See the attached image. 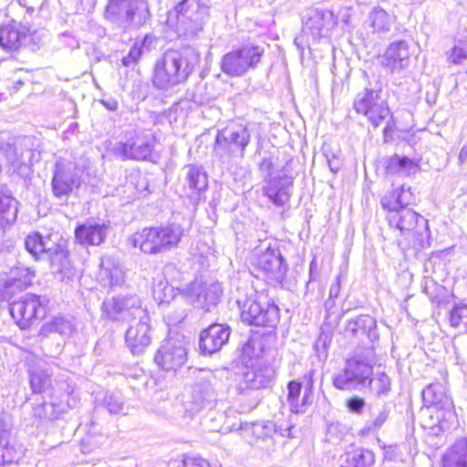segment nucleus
I'll return each mask as SVG.
<instances>
[{
  "label": "nucleus",
  "instance_id": "obj_55",
  "mask_svg": "<svg viewBox=\"0 0 467 467\" xmlns=\"http://www.w3.org/2000/svg\"><path fill=\"white\" fill-rule=\"evenodd\" d=\"M358 467H371L375 461L372 451L357 448Z\"/></svg>",
  "mask_w": 467,
  "mask_h": 467
},
{
  "label": "nucleus",
  "instance_id": "obj_5",
  "mask_svg": "<svg viewBox=\"0 0 467 467\" xmlns=\"http://www.w3.org/2000/svg\"><path fill=\"white\" fill-rule=\"evenodd\" d=\"M374 363L370 350L355 354L346 361L344 368L334 376V387L348 391L363 389L373 375Z\"/></svg>",
  "mask_w": 467,
  "mask_h": 467
},
{
  "label": "nucleus",
  "instance_id": "obj_9",
  "mask_svg": "<svg viewBox=\"0 0 467 467\" xmlns=\"http://www.w3.org/2000/svg\"><path fill=\"white\" fill-rule=\"evenodd\" d=\"M264 52L262 47L254 45H245L233 50L222 57V71L231 77H241L257 66Z\"/></svg>",
  "mask_w": 467,
  "mask_h": 467
},
{
  "label": "nucleus",
  "instance_id": "obj_56",
  "mask_svg": "<svg viewBox=\"0 0 467 467\" xmlns=\"http://www.w3.org/2000/svg\"><path fill=\"white\" fill-rule=\"evenodd\" d=\"M348 410L356 414H361L365 409L366 401L363 398L353 396L346 401Z\"/></svg>",
  "mask_w": 467,
  "mask_h": 467
},
{
  "label": "nucleus",
  "instance_id": "obj_28",
  "mask_svg": "<svg viewBox=\"0 0 467 467\" xmlns=\"http://www.w3.org/2000/svg\"><path fill=\"white\" fill-rule=\"evenodd\" d=\"M108 234V226L104 223H86L75 229V238L82 245H99Z\"/></svg>",
  "mask_w": 467,
  "mask_h": 467
},
{
  "label": "nucleus",
  "instance_id": "obj_25",
  "mask_svg": "<svg viewBox=\"0 0 467 467\" xmlns=\"http://www.w3.org/2000/svg\"><path fill=\"white\" fill-rule=\"evenodd\" d=\"M184 172V191L185 193L194 202H200L202 192L208 186L207 174L202 166L186 165L183 168Z\"/></svg>",
  "mask_w": 467,
  "mask_h": 467
},
{
  "label": "nucleus",
  "instance_id": "obj_53",
  "mask_svg": "<svg viewBox=\"0 0 467 467\" xmlns=\"http://www.w3.org/2000/svg\"><path fill=\"white\" fill-rule=\"evenodd\" d=\"M339 467H358L357 448L350 446L338 459Z\"/></svg>",
  "mask_w": 467,
  "mask_h": 467
},
{
  "label": "nucleus",
  "instance_id": "obj_36",
  "mask_svg": "<svg viewBox=\"0 0 467 467\" xmlns=\"http://www.w3.org/2000/svg\"><path fill=\"white\" fill-rule=\"evenodd\" d=\"M422 400L427 409L445 407L447 401L453 403L451 397L446 394L445 387L441 383H431L423 389Z\"/></svg>",
  "mask_w": 467,
  "mask_h": 467
},
{
  "label": "nucleus",
  "instance_id": "obj_29",
  "mask_svg": "<svg viewBox=\"0 0 467 467\" xmlns=\"http://www.w3.org/2000/svg\"><path fill=\"white\" fill-rule=\"evenodd\" d=\"M19 271V277L14 275L6 279L0 278V302L10 300L16 291H22L31 285L34 275L27 268Z\"/></svg>",
  "mask_w": 467,
  "mask_h": 467
},
{
  "label": "nucleus",
  "instance_id": "obj_39",
  "mask_svg": "<svg viewBox=\"0 0 467 467\" xmlns=\"http://www.w3.org/2000/svg\"><path fill=\"white\" fill-rule=\"evenodd\" d=\"M442 467H467V440L457 441L444 454Z\"/></svg>",
  "mask_w": 467,
  "mask_h": 467
},
{
  "label": "nucleus",
  "instance_id": "obj_1",
  "mask_svg": "<svg viewBox=\"0 0 467 467\" xmlns=\"http://www.w3.org/2000/svg\"><path fill=\"white\" fill-rule=\"evenodd\" d=\"M200 62V53L192 47L168 49L154 66L152 82L158 89L168 90L184 83Z\"/></svg>",
  "mask_w": 467,
  "mask_h": 467
},
{
  "label": "nucleus",
  "instance_id": "obj_48",
  "mask_svg": "<svg viewBox=\"0 0 467 467\" xmlns=\"http://www.w3.org/2000/svg\"><path fill=\"white\" fill-rule=\"evenodd\" d=\"M106 439V435L99 431L94 422H92L91 429L81 441V450L83 452L88 453L100 447L105 442Z\"/></svg>",
  "mask_w": 467,
  "mask_h": 467
},
{
  "label": "nucleus",
  "instance_id": "obj_33",
  "mask_svg": "<svg viewBox=\"0 0 467 467\" xmlns=\"http://www.w3.org/2000/svg\"><path fill=\"white\" fill-rule=\"evenodd\" d=\"M345 330L354 337L367 335L371 342L379 337L377 322L369 315H360L356 318L348 320Z\"/></svg>",
  "mask_w": 467,
  "mask_h": 467
},
{
  "label": "nucleus",
  "instance_id": "obj_49",
  "mask_svg": "<svg viewBox=\"0 0 467 467\" xmlns=\"http://www.w3.org/2000/svg\"><path fill=\"white\" fill-rule=\"evenodd\" d=\"M100 266L105 275L110 279L111 285H117L123 282V273L121 269L115 265L114 260L109 256H103L100 261Z\"/></svg>",
  "mask_w": 467,
  "mask_h": 467
},
{
  "label": "nucleus",
  "instance_id": "obj_57",
  "mask_svg": "<svg viewBox=\"0 0 467 467\" xmlns=\"http://www.w3.org/2000/svg\"><path fill=\"white\" fill-rule=\"evenodd\" d=\"M346 435H348L347 428L339 423H333L327 429L328 440H333L335 437V441H342Z\"/></svg>",
  "mask_w": 467,
  "mask_h": 467
},
{
  "label": "nucleus",
  "instance_id": "obj_6",
  "mask_svg": "<svg viewBox=\"0 0 467 467\" xmlns=\"http://www.w3.org/2000/svg\"><path fill=\"white\" fill-rule=\"evenodd\" d=\"M241 319L256 327H275L280 318L278 306L263 295H253L244 300L238 299Z\"/></svg>",
  "mask_w": 467,
  "mask_h": 467
},
{
  "label": "nucleus",
  "instance_id": "obj_22",
  "mask_svg": "<svg viewBox=\"0 0 467 467\" xmlns=\"http://www.w3.org/2000/svg\"><path fill=\"white\" fill-rule=\"evenodd\" d=\"M427 412L429 413V420L426 425L435 435H438L440 431L445 432L455 430L459 426L453 403L447 401L445 407L427 409Z\"/></svg>",
  "mask_w": 467,
  "mask_h": 467
},
{
  "label": "nucleus",
  "instance_id": "obj_41",
  "mask_svg": "<svg viewBox=\"0 0 467 467\" xmlns=\"http://www.w3.org/2000/svg\"><path fill=\"white\" fill-rule=\"evenodd\" d=\"M418 170V164L413 160L400 155H393L387 161L386 171L388 174L410 175Z\"/></svg>",
  "mask_w": 467,
  "mask_h": 467
},
{
  "label": "nucleus",
  "instance_id": "obj_38",
  "mask_svg": "<svg viewBox=\"0 0 467 467\" xmlns=\"http://www.w3.org/2000/svg\"><path fill=\"white\" fill-rule=\"evenodd\" d=\"M152 295L159 305L168 304L171 300H174L175 303L185 300V295L175 297L174 288L169 285L162 275H159L153 279Z\"/></svg>",
  "mask_w": 467,
  "mask_h": 467
},
{
  "label": "nucleus",
  "instance_id": "obj_52",
  "mask_svg": "<svg viewBox=\"0 0 467 467\" xmlns=\"http://www.w3.org/2000/svg\"><path fill=\"white\" fill-rule=\"evenodd\" d=\"M368 410L371 419L367 421L364 430L367 431H374L381 428V426L387 420L389 413L386 410H381L379 411L377 416H374L371 406L368 408Z\"/></svg>",
  "mask_w": 467,
  "mask_h": 467
},
{
  "label": "nucleus",
  "instance_id": "obj_20",
  "mask_svg": "<svg viewBox=\"0 0 467 467\" xmlns=\"http://www.w3.org/2000/svg\"><path fill=\"white\" fill-rule=\"evenodd\" d=\"M187 360L185 348L173 339L165 341L154 357L155 363L166 371H175Z\"/></svg>",
  "mask_w": 467,
  "mask_h": 467
},
{
  "label": "nucleus",
  "instance_id": "obj_12",
  "mask_svg": "<svg viewBox=\"0 0 467 467\" xmlns=\"http://www.w3.org/2000/svg\"><path fill=\"white\" fill-rule=\"evenodd\" d=\"M354 109L358 113L366 116L375 128L389 115V109L380 97V91L374 89L365 88L358 93L354 100Z\"/></svg>",
  "mask_w": 467,
  "mask_h": 467
},
{
  "label": "nucleus",
  "instance_id": "obj_2",
  "mask_svg": "<svg viewBox=\"0 0 467 467\" xmlns=\"http://www.w3.org/2000/svg\"><path fill=\"white\" fill-rule=\"evenodd\" d=\"M167 20L174 24L179 36L194 39L210 18L211 0H170Z\"/></svg>",
  "mask_w": 467,
  "mask_h": 467
},
{
  "label": "nucleus",
  "instance_id": "obj_42",
  "mask_svg": "<svg viewBox=\"0 0 467 467\" xmlns=\"http://www.w3.org/2000/svg\"><path fill=\"white\" fill-rule=\"evenodd\" d=\"M155 41V37L150 35H146L143 39L136 41L132 47L130 49L128 55L124 56L121 63L124 67H134L139 62L140 58L144 53L150 50V46Z\"/></svg>",
  "mask_w": 467,
  "mask_h": 467
},
{
  "label": "nucleus",
  "instance_id": "obj_23",
  "mask_svg": "<svg viewBox=\"0 0 467 467\" xmlns=\"http://www.w3.org/2000/svg\"><path fill=\"white\" fill-rule=\"evenodd\" d=\"M231 327L228 325L214 323L200 334V349L208 355L219 350L228 342Z\"/></svg>",
  "mask_w": 467,
  "mask_h": 467
},
{
  "label": "nucleus",
  "instance_id": "obj_16",
  "mask_svg": "<svg viewBox=\"0 0 467 467\" xmlns=\"http://www.w3.org/2000/svg\"><path fill=\"white\" fill-rule=\"evenodd\" d=\"M223 295L222 285L218 282L211 284L192 283L189 286L185 300L205 311H210L212 306H215Z\"/></svg>",
  "mask_w": 467,
  "mask_h": 467
},
{
  "label": "nucleus",
  "instance_id": "obj_11",
  "mask_svg": "<svg viewBox=\"0 0 467 467\" xmlns=\"http://www.w3.org/2000/svg\"><path fill=\"white\" fill-rule=\"evenodd\" d=\"M49 298L46 296L26 294L9 306V311L16 323L23 329L28 327L34 319L43 318Z\"/></svg>",
  "mask_w": 467,
  "mask_h": 467
},
{
  "label": "nucleus",
  "instance_id": "obj_60",
  "mask_svg": "<svg viewBox=\"0 0 467 467\" xmlns=\"http://www.w3.org/2000/svg\"><path fill=\"white\" fill-rule=\"evenodd\" d=\"M61 42L69 48H76L78 47V40L69 33H63L60 36Z\"/></svg>",
  "mask_w": 467,
  "mask_h": 467
},
{
  "label": "nucleus",
  "instance_id": "obj_34",
  "mask_svg": "<svg viewBox=\"0 0 467 467\" xmlns=\"http://www.w3.org/2000/svg\"><path fill=\"white\" fill-rule=\"evenodd\" d=\"M412 199L410 189L401 186L384 194L381 197L380 204L387 211V213H391L401 210L403 207H408L412 202Z\"/></svg>",
  "mask_w": 467,
  "mask_h": 467
},
{
  "label": "nucleus",
  "instance_id": "obj_14",
  "mask_svg": "<svg viewBox=\"0 0 467 467\" xmlns=\"http://www.w3.org/2000/svg\"><path fill=\"white\" fill-rule=\"evenodd\" d=\"M78 186V178L72 164L63 160L57 161L51 181L53 196L61 202H66L74 188Z\"/></svg>",
  "mask_w": 467,
  "mask_h": 467
},
{
  "label": "nucleus",
  "instance_id": "obj_10",
  "mask_svg": "<svg viewBox=\"0 0 467 467\" xmlns=\"http://www.w3.org/2000/svg\"><path fill=\"white\" fill-rule=\"evenodd\" d=\"M251 140L248 126H237L218 131L213 150L221 158L244 156L245 149Z\"/></svg>",
  "mask_w": 467,
  "mask_h": 467
},
{
  "label": "nucleus",
  "instance_id": "obj_35",
  "mask_svg": "<svg viewBox=\"0 0 467 467\" xmlns=\"http://www.w3.org/2000/svg\"><path fill=\"white\" fill-rule=\"evenodd\" d=\"M275 376L274 367L260 365L244 374V381L250 389H263L270 386Z\"/></svg>",
  "mask_w": 467,
  "mask_h": 467
},
{
  "label": "nucleus",
  "instance_id": "obj_19",
  "mask_svg": "<svg viewBox=\"0 0 467 467\" xmlns=\"http://www.w3.org/2000/svg\"><path fill=\"white\" fill-rule=\"evenodd\" d=\"M336 24L331 11L311 9L307 11L303 20V33L313 40L327 36L328 31Z\"/></svg>",
  "mask_w": 467,
  "mask_h": 467
},
{
  "label": "nucleus",
  "instance_id": "obj_37",
  "mask_svg": "<svg viewBox=\"0 0 467 467\" xmlns=\"http://www.w3.org/2000/svg\"><path fill=\"white\" fill-rule=\"evenodd\" d=\"M67 397V393H63L57 401L52 400L40 404L34 409L35 415L50 420L57 419L69 407Z\"/></svg>",
  "mask_w": 467,
  "mask_h": 467
},
{
  "label": "nucleus",
  "instance_id": "obj_17",
  "mask_svg": "<svg viewBox=\"0 0 467 467\" xmlns=\"http://www.w3.org/2000/svg\"><path fill=\"white\" fill-rule=\"evenodd\" d=\"M254 267L269 281L278 283L283 281L287 270L280 251L273 248L266 249L256 257Z\"/></svg>",
  "mask_w": 467,
  "mask_h": 467
},
{
  "label": "nucleus",
  "instance_id": "obj_26",
  "mask_svg": "<svg viewBox=\"0 0 467 467\" xmlns=\"http://www.w3.org/2000/svg\"><path fill=\"white\" fill-rule=\"evenodd\" d=\"M292 178L286 174L277 175L273 178H269L263 190L265 194L271 200L275 205H285L290 198V187L292 186Z\"/></svg>",
  "mask_w": 467,
  "mask_h": 467
},
{
  "label": "nucleus",
  "instance_id": "obj_7",
  "mask_svg": "<svg viewBox=\"0 0 467 467\" xmlns=\"http://www.w3.org/2000/svg\"><path fill=\"white\" fill-rule=\"evenodd\" d=\"M196 381L192 386L190 408L192 413H198L202 410L212 409L217 400L218 391L223 387L221 379L210 370L200 369L197 371Z\"/></svg>",
  "mask_w": 467,
  "mask_h": 467
},
{
  "label": "nucleus",
  "instance_id": "obj_64",
  "mask_svg": "<svg viewBox=\"0 0 467 467\" xmlns=\"http://www.w3.org/2000/svg\"><path fill=\"white\" fill-rule=\"evenodd\" d=\"M187 316V310L185 308L180 309L173 317H170L171 322L177 324L182 322Z\"/></svg>",
  "mask_w": 467,
  "mask_h": 467
},
{
  "label": "nucleus",
  "instance_id": "obj_54",
  "mask_svg": "<svg viewBox=\"0 0 467 467\" xmlns=\"http://www.w3.org/2000/svg\"><path fill=\"white\" fill-rule=\"evenodd\" d=\"M465 317H467L466 305H456L450 312V323L454 327H457Z\"/></svg>",
  "mask_w": 467,
  "mask_h": 467
},
{
  "label": "nucleus",
  "instance_id": "obj_40",
  "mask_svg": "<svg viewBox=\"0 0 467 467\" xmlns=\"http://www.w3.org/2000/svg\"><path fill=\"white\" fill-rule=\"evenodd\" d=\"M52 242L50 236L43 237L39 233H33L25 239V246L36 260H44Z\"/></svg>",
  "mask_w": 467,
  "mask_h": 467
},
{
  "label": "nucleus",
  "instance_id": "obj_44",
  "mask_svg": "<svg viewBox=\"0 0 467 467\" xmlns=\"http://www.w3.org/2000/svg\"><path fill=\"white\" fill-rule=\"evenodd\" d=\"M17 216V202L10 195L0 192V227L16 222Z\"/></svg>",
  "mask_w": 467,
  "mask_h": 467
},
{
  "label": "nucleus",
  "instance_id": "obj_58",
  "mask_svg": "<svg viewBox=\"0 0 467 467\" xmlns=\"http://www.w3.org/2000/svg\"><path fill=\"white\" fill-rule=\"evenodd\" d=\"M464 59H467V43L454 47L450 55V60L454 64H460Z\"/></svg>",
  "mask_w": 467,
  "mask_h": 467
},
{
  "label": "nucleus",
  "instance_id": "obj_21",
  "mask_svg": "<svg viewBox=\"0 0 467 467\" xmlns=\"http://www.w3.org/2000/svg\"><path fill=\"white\" fill-rule=\"evenodd\" d=\"M410 64V45L405 40L390 43L380 57V65L390 73L400 72Z\"/></svg>",
  "mask_w": 467,
  "mask_h": 467
},
{
  "label": "nucleus",
  "instance_id": "obj_31",
  "mask_svg": "<svg viewBox=\"0 0 467 467\" xmlns=\"http://www.w3.org/2000/svg\"><path fill=\"white\" fill-rule=\"evenodd\" d=\"M314 370L304 375V380L306 382V389L302 399H300V393L302 389V383L297 380H292L287 385L288 394L287 400L292 407V411L299 412L300 409L306 404L308 393L312 392L314 384L313 377Z\"/></svg>",
  "mask_w": 467,
  "mask_h": 467
},
{
  "label": "nucleus",
  "instance_id": "obj_18",
  "mask_svg": "<svg viewBox=\"0 0 467 467\" xmlns=\"http://www.w3.org/2000/svg\"><path fill=\"white\" fill-rule=\"evenodd\" d=\"M139 322L130 326L125 334V343L127 348L133 355H141L151 342V329L149 324L150 317L144 313V316L138 317Z\"/></svg>",
  "mask_w": 467,
  "mask_h": 467
},
{
  "label": "nucleus",
  "instance_id": "obj_50",
  "mask_svg": "<svg viewBox=\"0 0 467 467\" xmlns=\"http://www.w3.org/2000/svg\"><path fill=\"white\" fill-rule=\"evenodd\" d=\"M103 404L110 414L124 413L125 403L120 393L107 392L103 400Z\"/></svg>",
  "mask_w": 467,
  "mask_h": 467
},
{
  "label": "nucleus",
  "instance_id": "obj_24",
  "mask_svg": "<svg viewBox=\"0 0 467 467\" xmlns=\"http://www.w3.org/2000/svg\"><path fill=\"white\" fill-rule=\"evenodd\" d=\"M29 28L21 23L12 21L0 27V46L8 50H18L29 41Z\"/></svg>",
  "mask_w": 467,
  "mask_h": 467
},
{
  "label": "nucleus",
  "instance_id": "obj_45",
  "mask_svg": "<svg viewBox=\"0 0 467 467\" xmlns=\"http://www.w3.org/2000/svg\"><path fill=\"white\" fill-rule=\"evenodd\" d=\"M72 330L73 325L69 320L62 317H57L42 326L40 334L44 337H48L52 333L68 336L72 333Z\"/></svg>",
  "mask_w": 467,
  "mask_h": 467
},
{
  "label": "nucleus",
  "instance_id": "obj_59",
  "mask_svg": "<svg viewBox=\"0 0 467 467\" xmlns=\"http://www.w3.org/2000/svg\"><path fill=\"white\" fill-rule=\"evenodd\" d=\"M178 467H211L209 462L199 457L185 458Z\"/></svg>",
  "mask_w": 467,
  "mask_h": 467
},
{
  "label": "nucleus",
  "instance_id": "obj_4",
  "mask_svg": "<svg viewBox=\"0 0 467 467\" xmlns=\"http://www.w3.org/2000/svg\"><path fill=\"white\" fill-rule=\"evenodd\" d=\"M183 235V229L175 223L161 227H146L133 234L130 242L146 254H163L176 248Z\"/></svg>",
  "mask_w": 467,
  "mask_h": 467
},
{
  "label": "nucleus",
  "instance_id": "obj_62",
  "mask_svg": "<svg viewBox=\"0 0 467 467\" xmlns=\"http://www.w3.org/2000/svg\"><path fill=\"white\" fill-rule=\"evenodd\" d=\"M254 341L248 339L243 346V354L249 358H252L253 356H254L255 354L254 352Z\"/></svg>",
  "mask_w": 467,
  "mask_h": 467
},
{
  "label": "nucleus",
  "instance_id": "obj_15",
  "mask_svg": "<svg viewBox=\"0 0 467 467\" xmlns=\"http://www.w3.org/2000/svg\"><path fill=\"white\" fill-rule=\"evenodd\" d=\"M153 150V140L147 135H131L125 141L116 143L112 149L115 156L122 160H147Z\"/></svg>",
  "mask_w": 467,
  "mask_h": 467
},
{
  "label": "nucleus",
  "instance_id": "obj_8",
  "mask_svg": "<svg viewBox=\"0 0 467 467\" xmlns=\"http://www.w3.org/2000/svg\"><path fill=\"white\" fill-rule=\"evenodd\" d=\"M33 139L28 136L12 137L10 132L0 131V152H2L13 169V172L21 173L31 160Z\"/></svg>",
  "mask_w": 467,
  "mask_h": 467
},
{
  "label": "nucleus",
  "instance_id": "obj_43",
  "mask_svg": "<svg viewBox=\"0 0 467 467\" xmlns=\"http://www.w3.org/2000/svg\"><path fill=\"white\" fill-rule=\"evenodd\" d=\"M10 428L0 420V466L10 464L16 459V449L9 444Z\"/></svg>",
  "mask_w": 467,
  "mask_h": 467
},
{
  "label": "nucleus",
  "instance_id": "obj_61",
  "mask_svg": "<svg viewBox=\"0 0 467 467\" xmlns=\"http://www.w3.org/2000/svg\"><path fill=\"white\" fill-rule=\"evenodd\" d=\"M272 169H273L272 159L270 157H265L262 160L261 163L259 164V170L262 172L266 173V176H270Z\"/></svg>",
  "mask_w": 467,
  "mask_h": 467
},
{
  "label": "nucleus",
  "instance_id": "obj_47",
  "mask_svg": "<svg viewBox=\"0 0 467 467\" xmlns=\"http://www.w3.org/2000/svg\"><path fill=\"white\" fill-rule=\"evenodd\" d=\"M51 378L45 370L34 369L30 370V386L35 393H42L50 391V395H54L55 390H50Z\"/></svg>",
  "mask_w": 467,
  "mask_h": 467
},
{
  "label": "nucleus",
  "instance_id": "obj_30",
  "mask_svg": "<svg viewBox=\"0 0 467 467\" xmlns=\"http://www.w3.org/2000/svg\"><path fill=\"white\" fill-rule=\"evenodd\" d=\"M386 218L389 225L399 230L402 234L412 232L418 224L419 218L423 220L419 213L409 207H403L398 212L387 213Z\"/></svg>",
  "mask_w": 467,
  "mask_h": 467
},
{
  "label": "nucleus",
  "instance_id": "obj_32",
  "mask_svg": "<svg viewBox=\"0 0 467 467\" xmlns=\"http://www.w3.org/2000/svg\"><path fill=\"white\" fill-rule=\"evenodd\" d=\"M367 21L372 29V34L382 37L391 30L395 23V16L378 5L368 13Z\"/></svg>",
  "mask_w": 467,
  "mask_h": 467
},
{
  "label": "nucleus",
  "instance_id": "obj_3",
  "mask_svg": "<svg viewBox=\"0 0 467 467\" xmlns=\"http://www.w3.org/2000/svg\"><path fill=\"white\" fill-rule=\"evenodd\" d=\"M104 17L122 32H128L145 26L150 13L146 0H109Z\"/></svg>",
  "mask_w": 467,
  "mask_h": 467
},
{
  "label": "nucleus",
  "instance_id": "obj_46",
  "mask_svg": "<svg viewBox=\"0 0 467 467\" xmlns=\"http://www.w3.org/2000/svg\"><path fill=\"white\" fill-rule=\"evenodd\" d=\"M369 392L377 398L386 396L391 389V382L389 376L384 373H378L374 377H370L367 381Z\"/></svg>",
  "mask_w": 467,
  "mask_h": 467
},
{
  "label": "nucleus",
  "instance_id": "obj_27",
  "mask_svg": "<svg viewBox=\"0 0 467 467\" xmlns=\"http://www.w3.org/2000/svg\"><path fill=\"white\" fill-rule=\"evenodd\" d=\"M45 259L49 261L52 271L62 275V277H69L73 274L65 242L53 240L50 251H47Z\"/></svg>",
  "mask_w": 467,
  "mask_h": 467
},
{
  "label": "nucleus",
  "instance_id": "obj_51",
  "mask_svg": "<svg viewBox=\"0 0 467 467\" xmlns=\"http://www.w3.org/2000/svg\"><path fill=\"white\" fill-rule=\"evenodd\" d=\"M251 431L254 436L258 440L270 439L272 441V435L276 431L275 424L273 421H263L253 423Z\"/></svg>",
  "mask_w": 467,
  "mask_h": 467
},
{
  "label": "nucleus",
  "instance_id": "obj_13",
  "mask_svg": "<svg viewBox=\"0 0 467 467\" xmlns=\"http://www.w3.org/2000/svg\"><path fill=\"white\" fill-rule=\"evenodd\" d=\"M102 311L113 321H130L145 313L137 296L107 299L102 304Z\"/></svg>",
  "mask_w": 467,
  "mask_h": 467
},
{
  "label": "nucleus",
  "instance_id": "obj_63",
  "mask_svg": "<svg viewBox=\"0 0 467 467\" xmlns=\"http://www.w3.org/2000/svg\"><path fill=\"white\" fill-rule=\"evenodd\" d=\"M187 316V310L185 308L180 309L173 317H170L171 322L177 324L182 322Z\"/></svg>",
  "mask_w": 467,
  "mask_h": 467
}]
</instances>
